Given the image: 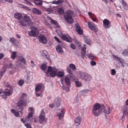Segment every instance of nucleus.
Returning <instances> with one entry per match:
<instances>
[{
	"label": "nucleus",
	"instance_id": "1",
	"mask_svg": "<svg viewBox=\"0 0 128 128\" xmlns=\"http://www.w3.org/2000/svg\"><path fill=\"white\" fill-rule=\"evenodd\" d=\"M107 111L104 109V106L102 104L96 103L94 105L92 110V112L95 116H98L101 114V113L103 112L105 114H109L112 111V108L109 107Z\"/></svg>",
	"mask_w": 128,
	"mask_h": 128
},
{
	"label": "nucleus",
	"instance_id": "2",
	"mask_svg": "<svg viewBox=\"0 0 128 128\" xmlns=\"http://www.w3.org/2000/svg\"><path fill=\"white\" fill-rule=\"evenodd\" d=\"M26 94L24 93L23 94L20 100L16 103V110L17 111L20 112L21 113L22 116V111L24 110L23 106H26V102L25 101L26 98Z\"/></svg>",
	"mask_w": 128,
	"mask_h": 128
},
{
	"label": "nucleus",
	"instance_id": "3",
	"mask_svg": "<svg viewBox=\"0 0 128 128\" xmlns=\"http://www.w3.org/2000/svg\"><path fill=\"white\" fill-rule=\"evenodd\" d=\"M74 13L73 11H70L66 12L64 14L65 21L69 24H72L73 23L74 20L72 16Z\"/></svg>",
	"mask_w": 128,
	"mask_h": 128
},
{
	"label": "nucleus",
	"instance_id": "4",
	"mask_svg": "<svg viewBox=\"0 0 128 128\" xmlns=\"http://www.w3.org/2000/svg\"><path fill=\"white\" fill-rule=\"evenodd\" d=\"M78 77L80 78L87 81H90L92 79L90 75L85 73L82 72L79 74Z\"/></svg>",
	"mask_w": 128,
	"mask_h": 128
},
{
	"label": "nucleus",
	"instance_id": "5",
	"mask_svg": "<svg viewBox=\"0 0 128 128\" xmlns=\"http://www.w3.org/2000/svg\"><path fill=\"white\" fill-rule=\"evenodd\" d=\"M39 34V31L38 28L36 27H32L31 31L28 32V34L31 36L36 37Z\"/></svg>",
	"mask_w": 128,
	"mask_h": 128
},
{
	"label": "nucleus",
	"instance_id": "6",
	"mask_svg": "<svg viewBox=\"0 0 128 128\" xmlns=\"http://www.w3.org/2000/svg\"><path fill=\"white\" fill-rule=\"evenodd\" d=\"M57 71V70L56 68H52L51 66H49L48 67L47 74L50 73L51 76L54 77L55 76Z\"/></svg>",
	"mask_w": 128,
	"mask_h": 128
},
{
	"label": "nucleus",
	"instance_id": "7",
	"mask_svg": "<svg viewBox=\"0 0 128 128\" xmlns=\"http://www.w3.org/2000/svg\"><path fill=\"white\" fill-rule=\"evenodd\" d=\"M113 57L114 58V60L116 61H118V62L120 63L121 64H119L122 67H124V63L123 60L121 58H120L119 57L116 56L115 55H113Z\"/></svg>",
	"mask_w": 128,
	"mask_h": 128
},
{
	"label": "nucleus",
	"instance_id": "8",
	"mask_svg": "<svg viewBox=\"0 0 128 128\" xmlns=\"http://www.w3.org/2000/svg\"><path fill=\"white\" fill-rule=\"evenodd\" d=\"M113 57L114 58V60L116 61H118V62L120 63L121 64H119L122 67H124V63L123 60L121 58H120L119 57L116 56L115 55H113Z\"/></svg>",
	"mask_w": 128,
	"mask_h": 128
},
{
	"label": "nucleus",
	"instance_id": "9",
	"mask_svg": "<svg viewBox=\"0 0 128 128\" xmlns=\"http://www.w3.org/2000/svg\"><path fill=\"white\" fill-rule=\"evenodd\" d=\"M7 88L5 89L4 92L6 95L9 96L12 94V92L13 90L12 87L10 85L7 86Z\"/></svg>",
	"mask_w": 128,
	"mask_h": 128
},
{
	"label": "nucleus",
	"instance_id": "10",
	"mask_svg": "<svg viewBox=\"0 0 128 128\" xmlns=\"http://www.w3.org/2000/svg\"><path fill=\"white\" fill-rule=\"evenodd\" d=\"M61 102V99L60 98L58 97L55 98L53 102L56 108H58L60 106Z\"/></svg>",
	"mask_w": 128,
	"mask_h": 128
},
{
	"label": "nucleus",
	"instance_id": "11",
	"mask_svg": "<svg viewBox=\"0 0 128 128\" xmlns=\"http://www.w3.org/2000/svg\"><path fill=\"white\" fill-rule=\"evenodd\" d=\"M75 26L76 30L78 33L79 34L82 35L83 33L82 30L79 24H76Z\"/></svg>",
	"mask_w": 128,
	"mask_h": 128
},
{
	"label": "nucleus",
	"instance_id": "12",
	"mask_svg": "<svg viewBox=\"0 0 128 128\" xmlns=\"http://www.w3.org/2000/svg\"><path fill=\"white\" fill-rule=\"evenodd\" d=\"M111 22L107 19H104L103 21L104 26L106 28H108L111 26Z\"/></svg>",
	"mask_w": 128,
	"mask_h": 128
},
{
	"label": "nucleus",
	"instance_id": "13",
	"mask_svg": "<svg viewBox=\"0 0 128 128\" xmlns=\"http://www.w3.org/2000/svg\"><path fill=\"white\" fill-rule=\"evenodd\" d=\"M39 40L40 42L45 44L47 42V40L46 37L43 35H41L39 36Z\"/></svg>",
	"mask_w": 128,
	"mask_h": 128
},
{
	"label": "nucleus",
	"instance_id": "14",
	"mask_svg": "<svg viewBox=\"0 0 128 128\" xmlns=\"http://www.w3.org/2000/svg\"><path fill=\"white\" fill-rule=\"evenodd\" d=\"M45 117V114L44 110H42L40 116L39 121L42 124L43 122Z\"/></svg>",
	"mask_w": 128,
	"mask_h": 128
},
{
	"label": "nucleus",
	"instance_id": "15",
	"mask_svg": "<svg viewBox=\"0 0 128 128\" xmlns=\"http://www.w3.org/2000/svg\"><path fill=\"white\" fill-rule=\"evenodd\" d=\"M32 116L33 115L32 114H28L26 118V122L28 124L31 123L33 120Z\"/></svg>",
	"mask_w": 128,
	"mask_h": 128
},
{
	"label": "nucleus",
	"instance_id": "16",
	"mask_svg": "<svg viewBox=\"0 0 128 128\" xmlns=\"http://www.w3.org/2000/svg\"><path fill=\"white\" fill-rule=\"evenodd\" d=\"M81 117L80 116H78L75 119L74 122L77 128V126H78L81 122Z\"/></svg>",
	"mask_w": 128,
	"mask_h": 128
},
{
	"label": "nucleus",
	"instance_id": "17",
	"mask_svg": "<svg viewBox=\"0 0 128 128\" xmlns=\"http://www.w3.org/2000/svg\"><path fill=\"white\" fill-rule=\"evenodd\" d=\"M62 38L65 41L68 42H71L72 41V38L68 35H63Z\"/></svg>",
	"mask_w": 128,
	"mask_h": 128
},
{
	"label": "nucleus",
	"instance_id": "18",
	"mask_svg": "<svg viewBox=\"0 0 128 128\" xmlns=\"http://www.w3.org/2000/svg\"><path fill=\"white\" fill-rule=\"evenodd\" d=\"M56 50L57 52L59 54H62L64 52L62 47L59 45L56 46Z\"/></svg>",
	"mask_w": 128,
	"mask_h": 128
},
{
	"label": "nucleus",
	"instance_id": "19",
	"mask_svg": "<svg viewBox=\"0 0 128 128\" xmlns=\"http://www.w3.org/2000/svg\"><path fill=\"white\" fill-rule=\"evenodd\" d=\"M24 19L25 20L26 22H27L30 25L32 24L30 16L26 15L24 16Z\"/></svg>",
	"mask_w": 128,
	"mask_h": 128
},
{
	"label": "nucleus",
	"instance_id": "20",
	"mask_svg": "<svg viewBox=\"0 0 128 128\" xmlns=\"http://www.w3.org/2000/svg\"><path fill=\"white\" fill-rule=\"evenodd\" d=\"M14 16L15 18L20 20L22 18V14L20 13L16 12L14 14Z\"/></svg>",
	"mask_w": 128,
	"mask_h": 128
},
{
	"label": "nucleus",
	"instance_id": "21",
	"mask_svg": "<svg viewBox=\"0 0 128 128\" xmlns=\"http://www.w3.org/2000/svg\"><path fill=\"white\" fill-rule=\"evenodd\" d=\"M6 69V67L5 66H3L2 68V70L0 72V78H1L2 77L5 72Z\"/></svg>",
	"mask_w": 128,
	"mask_h": 128
},
{
	"label": "nucleus",
	"instance_id": "22",
	"mask_svg": "<svg viewBox=\"0 0 128 128\" xmlns=\"http://www.w3.org/2000/svg\"><path fill=\"white\" fill-rule=\"evenodd\" d=\"M124 115H128V108L126 106H124L122 108Z\"/></svg>",
	"mask_w": 128,
	"mask_h": 128
},
{
	"label": "nucleus",
	"instance_id": "23",
	"mask_svg": "<svg viewBox=\"0 0 128 128\" xmlns=\"http://www.w3.org/2000/svg\"><path fill=\"white\" fill-rule=\"evenodd\" d=\"M65 110L64 108H62L61 111V112L60 113H58V116L59 117V118L61 120L63 117L64 114Z\"/></svg>",
	"mask_w": 128,
	"mask_h": 128
},
{
	"label": "nucleus",
	"instance_id": "24",
	"mask_svg": "<svg viewBox=\"0 0 128 128\" xmlns=\"http://www.w3.org/2000/svg\"><path fill=\"white\" fill-rule=\"evenodd\" d=\"M32 12L34 14H42V12L40 10L35 8L33 9Z\"/></svg>",
	"mask_w": 128,
	"mask_h": 128
},
{
	"label": "nucleus",
	"instance_id": "25",
	"mask_svg": "<svg viewBox=\"0 0 128 128\" xmlns=\"http://www.w3.org/2000/svg\"><path fill=\"white\" fill-rule=\"evenodd\" d=\"M86 48V47H83L82 49L81 52V57L83 58H84L85 56Z\"/></svg>",
	"mask_w": 128,
	"mask_h": 128
},
{
	"label": "nucleus",
	"instance_id": "26",
	"mask_svg": "<svg viewBox=\"0 0 128 128\" xmlns=\"http://www.w3.org/2000/svg\"><path fill=\"white\" fill-rule=\"evenodd\" d=\"M18 22L22 26H26V21L24 19L20 20Z\"/></svg>",
	"mask_w": 128,
	"mask_h": 128
},
{
	"label": "nucleus",
	"instance_id": "27",
	"mask_svg": "<svg viewBox=\"0 0 128 128\" xmlns=\"http://www.w3.org/2000/svg\"><path fill=\"white\" fill-rule=\"evenodd\" d=\"M65 81L66 84L68 86L70 84V78L67 76L65 78Z\"/></svg>",
	"mask_w": 128,
	"mask_h": 128
},
{
	"label": "nucleus",
	"instance_id": "28",
	"mask_svg": "<svg viewBox=\"0 0 128 128\" xmlns=\"http://www.w3.org/2000/svg\"><path fill=\"white\" fill-rule=\"evenodd\" d=\"M84 39L85 42L86 44L89 45L90 44L91 41L88 38L85 36L84 37Z\"/></svg>",
	"mask_w": 128,
	"mask_h": 128
},
{
	"label": "nucleus",
	"instance_id": "29",
	"mask_svg": "<svg viewBox=\"0 0 128 128\" xmlns=\"http://www.w3.org/2000/svg\"><path fill=\"white\" fill-rule=\"evenodd\" d=\"M11 112L12 113H13V114H14V115L18 117L19 116H20V117H21V116H20V115L19 114V113L18 112H16V110H15L14 109H12L11 110ZM18 112H20V113H21L20 112H19V111H18Z\"/></svg>",
	"mask_w": 128,
	"mask_h": 128
},
{
	"label": "nucleus",
	"instance_id": "30",
	"mask_svg": "<svg viewBox=\"0 0 128 128\" xmlns=\"http://www.w3.org/2000/svg\"><path fill=\"white\" fill-rule=\"evenodd\" d=\"M70 78L72 81L74 82L75 80H76L77 78L72 73L70 74Z\"/></svg>",
	"mask_w": 128,
	"mask_h": 128
},
{
	"label": "nucleus",
	"instance_id": "31",
	"mask_svg": "<svg viewBox=\"0 0 128 128\" xmlns=\"http://www.w3.org/2000/svg\"><path fill=\"white\" fill-rule=\"evenodd\" d=\"M122 4L123 7L126 10L128 9V6L127 4L126 3L124 0H122Z\"/></svg>",
	"mask_w": 128,
	"mask_h": 128
},
{
	"label": "nucleus",
	"instance_id": "32",
	"mask_svg": "<svg viewBox=\"0 0 128 128\" xmlns=\"http://www.w3.org/2000/svg\"><path fill=\"white\" fill-rule=\"evenodd\" d=\"M34 2L35 4L38 6H41L42 4V0H35Z\"/></svg>",
	"mask_w": 128,
	"mask_h": 128
},
{
	"label": "nucleus",
	"instance_id": "33",
	"mask_svg": "<svg viewBox=\"0 0 128 128\" xmlns=\"http://www.w3.org/2000/svg\"><path fill=\"white\" fill-rule=\"evenodd\" d=\"M18 61L21 62H23L24 64H26V61L24 58L23 56H20L18 58Z\"/></svg>",
	"mask_w": 128,
	"mask_h": 128
},
{
	"label": "nucleus",
	"instance_id": "34",
	"mask_svg": "<svg viewBox=\"0 0 128 128\" xmlns=\"http://www.w3.org/2000/svg\"><path fill=\"white\" fill-rule=\"evenodd\" d=\"M47 66L46 64H43L40 67L41 69L43 71H44L46 70Z\"/></svg>",
	"mask_w": 128,
	"mask_h": 128
},
{
	"label": "nucleus",
	"instance_id": "35",
	"mask_svg": "<svg viewBox=\"0 0 128 128\" xmlns=\"http://www.w3.org/2000/svg\"><path fill=\"white\" fill-rule=\"evenodd\" d=\"M16 55V52H12L11 56V58L13 60H14L15 58Z\"/></svg>",
	"mask_w": 128,
	"mask_h": 128
},
{
	"label": "nucleus",
	"instance_id": "36",
	"mask_svg": "<svg viewBox=\"0 0 128 128\" xmlns=\"http://www.w3.org/2000/svg\"><path fill=\"white\" fill-rule=\"evenodd\" d=\"M17 40L14 38H10V42H12V44L16 42Z\"/></svg>",
	"mask_w": 128,
	"mask_h": 128
},
{
	"label": "nucleus",
	"instance_id": "37",
	"mask_svg": "<svg viewBox=\"0 0 128 128\" xmlns=\"http://www.w3.org/2000/svg\"><path fill=\"white\" fill-rule=\"evenodd\" d=\"M46 11L48 14H50L52 13L53 12L52 9L51 8L46 9Z\"/></svg>",
	"mask_w": 128,
	"mask_h": 128
},
{
	"label": "nucleus",
	"instance_id": "38",
	"mask_svg": "<svg viewBox=\"0 0 128 128\" xmlns=\"http://www.w3.org/2000/svg\"><path fill=\"white\" fill-rule=\"evenodd\" d=\"M42 87L41 86L40 84H38L36 86L35 88V91L38 92L40 90Z\"/></svg>",
	"mask_w": 128,
	"mask_h": 128
},
{
	"label": "nucleus",
	"instance_id": "39",
	"mask_svg": "<svg viewBox=\"0 0 128 128\" xmlns=\"http://www.w3.org/2000/svg\"><path fill=\"white\" fill-rule=\"evenodd\" d=\"M28 110H30V112L28 114H32H32L34 111L33 108L31 107H29L28 108Z\"/></svg>",
	"mask_w": 128,
	"mask_h": 128
},
{
	"label": "nucleus",
	"instance_id": "40",
	"mask_svg": "<svg viewBox=\"0 0 128 128\" xmlns=\"http://www.w3.org/2000/svg\"><path fill=\"white\" fill-rule=\"evenodd\" d=\"M0 96H2L3 98H7L6 95L4 92H0Z\"/></svg>",
	"mask_w": 128,
	"mask_h": 128
},
{
	"label": "nucleus",
	"instance_id": "41",
	"mask_svg": "<svg viewBox=\"0 0 128 128\" xmlns=\"http://www.w3.org/2000/svg\"><path fill=\"white\" fill-rule=\"evenodd\" d=\"M69 67L70 68H72L73 70H74L76 68V67L75 65L72 64H70Z\"/></svg>",
	"mask_w": 128,
	"mask_h": 128
},
{
	"label": "nucleus",
	"instance_id": "42",
	"mask_svg": "<svg viewBox=\"0 0 128 128\" xmlns=\"http://www.w3.org/2000/svg\"><path fill=\"white\" fill-rule=\"evenodd\" d=\"M64 74V72H58V77H61L63 76Z\"/></svg>",
	"mask_w": 128,
	"mask_h": 128
},
{
	"label": "nucleus",
	"instance_id": "43",
	"mask_svg": "<svg viewBox=\"0 0 128 128\" xmlns=\"http://www.w3.org/2000/svg\"><path fill=\"white\" fill-rule=\"evenodd\" d=\"M24 83V80H21L19 81L18 84L20 86H22L23 85Z\"/></svg>",
	"mask_w": 128,
	"mask_h": 128
},
{
	"label": "nucleus",
	"instance_id": "44",
	"mask_svg": "<svg viewBox=\"0 0 128 128\" xmlns=\"http://www.w3.org/2000/svg\"><path fill=\"white\" fill-rule=\"evenodd\" d=\"M123 55L126 56H128V49L125 50L122 52Z\"/></svg>",
	"mask_w": 128,
	"mask_h": 128
},
{
	"label": "nucleus",
	"instance_id": "45",
	"mask_svg": "<svg viewBox=\"0 0 128 128\" xmlns=\"http://www.w3.org/2000/svg\"><path fill=\"white\" fill-rule=\"evenodd\" d=\"M87 56L90 59L92 60H93L94 59V57L93 55H91L90 54H89L87 55Z\"/></svg>",
	"mask_w": 128,
	"mask_h": 128
},
{
	"label": "nucleus",
	"instance_id": "46",
	"mask_svg": "<svg viewBox=\"0 0 128 128\" xmlns=\"http://www.w3.org/2000/svg\"><path fill=\"white\" fill-rule=\"evenodd\" d=\"M62 2L61 0H59L56 2H53V4H62Z\"/></svg>",
	"mask_w": 128,
	"mask_h": 128
},
{
	"label": "nucleus",
	"instance_id": "47",
	"mask_svg": "<svg viewBox=\"0 0 128 128\" xmlns=\"http://www.w3.org/2000/svg\"><path fill=\"white\" fill-rule=\"evenodd\" d=\"M16 64L18 66V67L17 68L18 70L19 69V67L21 65V62L18 61H17L16 62Z\"/></svg>",
	"mask_w": 128,
	"mask_h": 128
},
{
	"label": "nucleus",
	"instance_id": "48",
	"mask_svg": "<svg viewBox=\"0 0 128 128\" xmlns=\"http://www.w3.org/2000/svg\"><path fill=\"white\" fill-rule=\"evenodd\" d=\"M58 11L60 14H62L64 12V10L61 8H59L58 10Z\"/></svg>",
	"mask_w": 128,
	"mask_h": 128
},
{
	"label": "nucleus",
	"instance_id": "49",
	"mask_svg": "<svg viewBox=\"0 0 128 128\" xmlns=\"http://www.w3.org/2000/svg\"><path fill=\"white\" fill-rule=\"evenodd\" d=\"M88 26L89 27L91 28L92 27H93L94 26V24L92 22H88Z\"/></svg>",
	"mask_w": 128,
	"mask_h": 128
},
{
	"label": "nucleus",
	"instance_id": "50",
	"mask_svg": "<svg viewBox=\"0 0 128 128\" xmlns=\"http://www.w3.org/2000/svg\"><path fill=\"white\" fill-rule=\"evenodd\" d=\"M51 22L53 24H55L56 26H58V22L57 21L53 20V21H52Z\"/></svg>",
	"mask_w": 128,
	"mask_h": 128
},
{
	"label": "nucleus",
	"instance_id": "51",
	"mask_svg": "<svg viewBox=\"0 0 128 128\" xmlns=\"http://www.w3.org/2000/svg\"><path fill=\"white\" fill-rule=\"evenodd\" d=\"M13 44H14V46L15 48H18V41Z\"/></svg>",
	"mask_w": 128,
	"mask_h": 128
},
{
	"label": "nucleus",
	"instance_id": "52",
	"mask_svg": "<svg viewBox=\"0 0 128 128\" xmlns=\"http://www.w3.org/2000/svg\"><path fill=\"white\" fill-rule=\"evenodd\" d=\"M66 70L67 72H68L70 74L72 73L71 70L70 69V68L69 67H67Z\"/></svg>",
	"mask_w": 128,
	"mask_h": 128
},
{
	"label": "nucleus",
	"instance_id": "53",
	"mask_svg": "<svg viewBox=\"0 0 128 128\" xmlns=\"http://www.w3.org/2000/svg\"><path fill=\"white\" fill-rule=\"evenodd\" d=\"M76 86L77 87H80L81 85V83L80 82L78 81L76 82Z\"/></svg>",
	"mask_w": 128,
	"mask_h": 128
},
{
	"label": "nucleus",
	"instance_id": "54",
	"mask_svg": "<svg viewBox=\"0 0 128 128\" xmlns=\"http://www.w3.org/2000/svg\"><path fill=\"white\" fill-rule=\"evenodd\" d=\"M111 74L112 75H114L116 74V71L114 69H112L111 70Z\"/></svg>",
	"mask_w": 128,
	"mask_h": 128
},
{
	"label": "nucleus",
	"instance_id": "55",
	"mask_svg": "<svg viewBox=\"0 0 128 128\" xmlns=\"http://www.w3.org/2000/svg\"><path fill=\"white\" fill-rule=\"evenodd\" d=\"M96 62L93 60L90 63V64L92 66H94L96 65Z\"/></svg>",
	"mask_w": 128,
	"mask_h": 128
},
{
	"label": "nucleus",
	"instance_id": "56",
	"mask_svg": "<svg viewBox=\"0 0 128 128\" xmlns=\"http://www.w3.org/2000/svg\"><path fill=\"white\" fill-rule=\"evenodd\" d=\"M63 88L66 92H68L70 90L69 88L68 87H63Z\"/></svg>",
	"mask_w": 128,
	"mask_h": 128
},
{
	"label": "nucleus",
	"instance_id": "57",
	"mask_svg": "<svg viewBox=\"0 0 128 128\" xmlns=\"http://www.w3.org/2000/svg\"><path fill=\"white\" fill-rule=\"evenodd\" d=\"M70 46L71 48H72L73 50H75L76 49V46L75 45L73 44H71L70 45Z\"/></svg>",
	"mask_w": 128,
	"mask_h": 128
},
{
	"label": "nucleus",
	"instance_id": "58",
	"mask_svg": "<svg viewBox=\"0 0 128 128\" xmlns=\"http://www.w3.org/2000/svg\"><path fill=\"white\" fill-rule=\"evenodd\" d=\"M24 0L25 1L24 2L26 4H29L31 6H32V4L30 2L27 1L26 0Z\"/></svg>",
	"mask_w": 128,
	"mask_h": 128
},
{
	"label": "nucleus",
	"instance_id": "59",
	"mask_svg": "<svg viewBox=\"0 0 128 128\" xmlns=\"http://www.w3.org/2000/svg\"><path fill=\"white\" fill-rule=\"evenodd\" d=\"M28 123H27V124L25 123L24 124L25 126L27 128H31L32 127L31 126L30 124H28Z\"/></svg>",
	"mask_w": 128,
	"mask_h": 128
},
{
	"label": "nucleus",
	"instance_id": "60",
	"mask_svg": "<svg viewBox=\"0 0 128 128\" xmlns=\"http://www.w3.org/2000/svg\"><path fill=\"white\" fill-rule=\"evenodd\" d=\"M7 67L9 68H13V64L12 63H10L8 65Z\"/></svg>",
	"mask_w": 128,
	"mask_h": 128
},
{
	"label": "nucleus",
	"instance_id": "61",
	"mask_svg": "<svg viewBox=\"0 0 128 128\" xmlns=\"http://www.w3.org/2000/svg\"><path fill=\"white\" fill-rule=\"evenodd\" d=\"M89 92L88 89H84L82 91V93H88Z\"/></svg>",
	"mask_w": 128,
	"mask_h": 128
},
{
	"label": "nucleus",
	"instance_id": "62",
	"mask_svg": "<svg viewBox=\"0 0 128 128\" xmlns=\"http://www.w3.org/2000/svg\"><path fill=\"white\" fill-rule=\"evenodd\" d=\"M92 30H93L94 32H96L97 31V30L96 29V27H95L94 26L93 27H92L91 28Z\"/></svg>",
	"mask_w": 128,
	"mask_h": 128
},
{
	"label": "nucleus",
	"instance_id": "63",
	"mask_svg": "<svg viewBox=\"0 0 128 128\" xmlns=\"http://www.w3.org/2000/svg\"><path fill=\"white\" fill-rule=\"evenodd\" d=\"M54 38L55 39V40L58 42H61V41H60V40L56 36H54Z\"/></svg>",
	"mask_w": 128,
	"mask_h": 128
},
{
	"label": "nucleus",
	"instance_id": "64",
	"mask_svg": "<svg viewBox=\"0 0 128 128\" xmlns=\"http://www.w3.org/2000/svg\"><path fill=\"white\" fill-rule=\"evenodd\" d=\"M49 107L51 108H52L54 107H55V105L54 104V102L52 104H50L49 105Z\"/></svg>",
	"mask_w": 128,
	"mask_h": 128
}]
</instances>
